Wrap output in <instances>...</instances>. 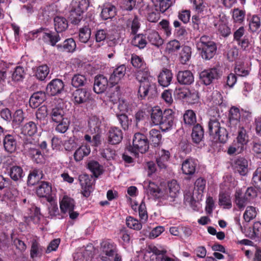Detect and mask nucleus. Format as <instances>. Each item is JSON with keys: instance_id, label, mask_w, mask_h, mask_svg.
<instances>
[{"instance_id": "nucleus-1", "label": "nucleus", "mask_w": 261, "mask_h": 261, "mask_svg": "<svg viewBox=\"0 0 261 261\" xmlns=\"http://www.w3.org/2000/svg\"><path fill=\"white\" fill-rule=\"evenodd\" d=\"M136 79L140 83L138 93L141 98H144L147 96L151 98L156 95V86L153 82L154 79L150 75L148 69L143 68L138 70Z\"/></svg>"}, {"instance_id": "nucleus-2", "label": "nucleus", "mask_w": 261, "mask_h": 261, "mask_svg": "<svg viewBox=\"0 0 261 261\" xmlns=\"http://www.w3.org/2000/svg\"><path fill=\"white\" fill-rule=\"evenodd\" d=\"M208 133L216 141L225 143L227 139L228 133L226 129L221 126L219 120L216 118H210L208 123Z\"/></svg>"}, {"instance_id": "nucleus-3", "label": "nucleus", "mask_w": 261, "mask_h": 261, "mask_svg": "<svg viewBox=\"0 0 261 261\" xmlns=\"http://www.w3.org/2000/svg\"><path fill=\"white\" fill-rule=\"evenodd\" d=\"M100 251L99 257L103 261H109L118 254L115 245L109 241H103L101 243Z\"/></svg>"}, {"instance_id": "nucleus-4", "label": "nucleus", "mask_w": 261, "mask_h": 261, "mask_svg": "<svg viewBox=\"0 0 261 261\" xmlns=\"http://www.w3.org/2000/svg\"><path fill=\"white\" fill-rule=\"evenodd\" d=\"M148 148V141L146 137L141 133L135 134L133 139L132 151L135 153L138 151L143 153Z\"/></svg>"}, {"instance_id": "nucleus-5", "label": "nucleus", "mask_w": 261, "mask_h": 261, "mask_svg": "<svg viewBox=\"0 0 261 261\" xmlns=\"http://www.w3.org/2000/svg\"><path fill=\"white\" fill-rule=\"evenodd\" d=\"M179 191V186L177 184V181L175 180H172L168 182L166 187L162 188V198L172 201L177 196Z\"/></svg>"}, {"instance_id": "nucleus-6", "label": "nucleus", "mask_w": 261, "mask_h": 261, "mask_svg": "<svg viewBox=\"0 0 261 261\" xmlns=\"http://www.w3.org/2000/svg\"><path fill=\"white\" fill-rule=\"evenodd\" d=\"M220 76L219 70L216 67L204 70L200 73V78L205 85H209Z\"/></svg>"}, {"instance_id": "nucleus-7", "label": "nucleus", "mask_w": 261, "mask_h": 261, "mask_svg": "<svg viewBox=\"0 0 261 261\" xmlns=\"http://www.w3.org/2000/svg\"><path fill=\"white\" fill-rule=\"evenodd\" d=\"M174 124L173 112L171 109L165 110L161 123L159 124L161 129L166 132L170 129Z\"/></svg>"}, {"instance_id": "nucleus-8", "label": "nucleus", "mask_w": 261, "mask_h": 261, "mask_svg": "<svg viewBox=\"0 0 261 261\" xmlns=\"http://www.w3.org/2000/svg\"><path fill=\"white\" fill-rule=\"evenodd\" d=\"M63 81L59 79L51 80L47 85L46 91L47 94L54 96L60 94L64 89Z\"/></svg>"}, {"instance_id": "nucleus-9", "label": "nucleus", "mask_w": 261, "mask_h": 261, "mask_svg": "<svg viewBox=\"0 0 261 261\" xmlns=\"http://www.w3.org/2000/svg\"><path fill=\"white\" fill-rule=\"evenodd\" d=\"M79 181L82 188V194L84 197H88L92 189V181L91 177L87 174H82L79 176Z\"/></svg>"}, {"instance_id": "nucleus-10", "label": "nucleus", "mask_w": 261, "mask_h": 261, "mask_svg": "<svg viewBox=\"0 0 261 261\" xmlns=\"http://www.w3.org/2000/svg\"><path fill=\"white\" fill-rule=\"evenodd\" d=\"M74 102L75 104H82L90 99V92L86 88H81L75 90L72 93Z\"/></svg>"}, {"instance_id": "nucleus-11", "label": "nucleus", "mask_w": 261, "mask_h": 261, "mask_svg": "<svg viewBox=\"0 0 261 261\" xmlns=\"http://www.w3.org/2000/svg\"><path fill=\"white\" fill-rule=\"evenodd\" d=\"M108 86V81L107 77L102 75H99L95 77L93 90L97 94L105 92Z\"/></svg>"}, {"instance_id": "nucleus-12", "label": "nucleus", "mask_w": 261, "mask_h": 261, "mask_svg": "<svg viewBox=\"0 0 261 261\" xmlns=\"http://www.w3.org/2000/svg\"><path fill=\"white\" fill-rule=\"evenodd\" d=\"M32 34L35 35L38 33H42V36L44 41L52 46H55L57 42L60 40V36L57 34H54L50 31L48 32H42L41 30H38L33 31Z\"/></svg>"}, {"instance_id": "nucleus-13", "label": "nucleus", "mask_w": 261, "mask_h": 261, "mask_svg": "<svg viewBox=\"0 0 261 261\" xmlns=\"http://www.w3.org/2000/svg\"><path fill=\"white\" fill-rule=\"evenodd\" d=\"M123 138L122 132L116 127H112L108 133V141L111 144L119 143Z\"/></svg>"}, {"instance_id": "nucleus-14", "label": "nucleus", "mask_w": 261, "mask_h": 261, "mask_svg": "<svg viewBox=\"0 0 261 261\" xmlns=\"http://www.w3.org/2000/svg\"><path fill=\"white\" fill-rule=\"evenodd\" d=\"M126 68L124 65H121L116 68L111 75L109 81L112 84H118L124 76Z\"/></svg>"}, {"instance_id": "nucleus-15", "label": "nucleus", "mask_w": 261, "mask_h": 261, "mask_svg": "<svg viewBox=\"0 0 261 261\" xmlns=\"http://www.w3.org/2000/svg\"><path fill=\"white\" fill-rule=\"evenodd\" d=\"M233 167L235 171L241 175L245 176L248 172V161L244 158H238L236 159Z\"/></svg>"}, {"instance_id": "nucleus-16", "label": "nucleus", "mask_w": 261, "mask_h": 261, "mask_svg": "<svg viewBox=\"0 0 261 261\" xmlns=\"http://www.w3.org/2000/svg\"><path fill=\"white\" fill-rule=\"evenodd\" d=\"M201 50V55L203 59L208 60L212 59L215 55L217 50V46L215 43H210L207 45L197 48Z\"/></svg>"}, {"instance_id": "nucleus-17", "label": "nucleus", "mask_w": 261, "mask_h": 261, "mask_svg": "<svg viewBox=\"0 0 261 261\" xmlns=\"http://www.w3.org/2000/svg\"><path fill=\"white\" fill-rule=\"evenodd\" d=\"M144 188L147 194L151 195L156 198H162V190L153 182L146 181L144 183Z\"/></svg>"}, {"instance_id": "nucleus-18", "label": "nucleus", "mask_w": 261, "mask_h": 261, "mask_svg": "<svg viewBox=\"0 0 261 261\" xmlns=\"http://www.w3.org/2000/svg\"><path fill=\"white\" fill-rule=\"evenodd\" d=\"M241 112L236 107H232L229 110L228 126L236 129L239 123Z\"/></svg>"}, {"instance_id": "nucleus-19", "label": "nucleus", "mask_w": 261, "mask_h": 261, "mask_svg": "<svg viewBox=\"0 0 261 261\" xmlns=\"http://www.w3.org/2000/svg\"><path fill=\"white\" fill-rule=\"evenodd\" d=\"M76 47V43L73 38L66 39L62 44L56 45L59 51L73 53L75 50Z\"/></svg>"}, {"instance_id": "nucleus-20", "label": "nucleus", "mask_w": 261, "mask_h": 261, "mask_svg": "<svg viewBox=\"0 0 261 261\" xmlns=\"http://www.w3.org/2000/svg\"><path fill=\"white\" fill-rule=\"evenodd\" d=\"M197 161L193 159H188L182 164L181 169L183 173L186 175H192L196 171Z\"/></svg>"}, {"instance_id": "nucleus-21", "label": "nucleus", "mask_w": 261, "mask_h": 261, "mask_svg": "<svg viewBox=\"0 0 261 261\" xmlns=\"http://www.w3.org/2000/svg\"><path fill=\"white\" fill-rule=\"evenodd\" d=\"M74 206V200L67 195L64 196L60 201V209L63 213L73 211Z\"/></svg>"}, {"instance_id": "nucleus-22", "label": "nucleus", "mask_w": 261, "mask_h": 261, "mask_svg": "<svg viewBox=\"0 0 261 261\" xmlns=\"http://www.w3.org/2000/svg\"><path fill=\"white\" fill-rule=\"evenodd\" d=\"M178 82L182 85H190L194 82V76L189 70L180 71L177 75Z\"/></svg>"}, {"instance_id": "nucleus-23", "label": "nucleus", "mask_w": 261, "mask_h": 261, "mask_svg": "<svg viewBox=\"0 0 261 261\" xmlns=\"http://www.w3.org/2000/svg\"><path fill=\"white\" fill-rule=\"evenodd\" d=\"M46 99L45 92L39 91L34 93L30 97L29 103L32 108L38 107Z\"/></svg>"}, {"instance_id": "nucleus-24", "label": "nucleus", "mask_w": 261, "mask_h": 261, "mask_svg": "<svg viewBox=\"0 0 261 261\" xmlns=\"http://www.w3.org/2000/svg\"><path fill=\"white\" fill-rule=\"evenodd\" d=\"M25 150L28 151L29 155L37 163H41L43 159V155L41 151L36 148L34 145L29 144L24 146Z\"/></svg>"}, {"instance_id": "nucleus-25", "label": "nucleus", "mask_w": 261, "mask_h": 261, "mask_svg": "<svg viewBox=\"0 0 261 261\" xmlns=\"http://www.w3.org/2000/svg\"><path fill=\"white\" fill-rule=\"evenodd\" d=\"M206 180L202 178H198L195 182L194 191L197 194L194 196L195 199H201L204 190L205 189Z\"/></svg>"}, {"instance_id": "nucleus-26", "label": "nucleus", "mask_w": 261, "mask_h": 261, "mask_svg": "<svg viewBox=\"0 0 261 261\" xmlns=\"http://www.w3.org/2000/svg\"><path fill=\"white\" fill-rule=\"evenodd\" d=\"M116 8L113 5L107 3L105 4L101 12V17L104 20L112 18L116 14Z\"/></svg>"}, {"instance_id": "nucleus-27", "label": "nucleus", "mask_w": 261, "mask_h": 261, "mask_svg": "<svg viewBox=\"0 0 261 261\" xmlns=\"http://www.w3.org/2000/svg\"><path fill=\"white\" fill-rule=\"evenodd\" d=\"M172 79V73L169 70L165 69L158 76L159 83L163 87H167Z\"/></svg>"}, {"instance_id": "nucleus-28", "label": "nucleus", "mask_w": 261, "mask_h": 261, "mask_svg": "<svg viewBox=\"0 0 261 261\" xmlns=\"http://www.w3.org/2000/svg\"><path fill=\"white\" fill-rule=\"evenodd\" d=\"M50 115L53 121L56 123H58L64 120L65 118H67L63 109L60 107L53 108Z\"/></svg>"}, {"instance_id": "nucleus-29", "label": "nucleus", "mask_w": 261, "mask_h": 261, "mask_svg": "<svg viewBox=\"0 0 261 261\" xmlns=\"http://www.w3.org/2000/svg\"><path fill=\"white\" fill-rule=\"evenodd\" d=\"M163 115L164 112L163 113L162 110L159 107H155L152 108L150 114L151 123L154 125H159L161 122Z\"/></svg>"}, {"instance_id": "nucleus-30", "label": "nucleus", "mask_w": 261, "mask_h": 261, "mask_svg": "<svg viewBox=\"0 0 261 261\" xmlns=\"http://www.w3.org/2000/svg\"><path fill=\"white\" fill-rule=\"evenodd\" d=\"M147 39L151 44L158 47L164 43L163 39L161 37L158 32L155 31H151L148 33Z\"/></svg>"}, {"instance_id": "nucleus-31", "label": "nucleus", "mask_w": 261, "mask_h": 261, "mask_svg": "<svg viewBox=\"0 0 261 261\" xmlns=\"http://www.w3.org/2000/svg\"><path fill=\"white\" fill-rule=\"evenodd\" d=\"M51 192V186L49 182L45 181H42L36 189V193L40 197L48 196Z\"/></svg>"}, {"instance_id": "nucleus-32", "label": "nucleus", "mask_w": 261, "mask_h": 261, "mask_svg": "<svg viewBox=\"0 0 261 261\" xmlns=\"http://www.w3.org/2000/svg\"><path fill=\"white\" fill-rule=\"evenodd\" d=\"M4 147L9 152H13L16 148V142L14 137L10 135H6L3 140Z\"/></svg>"}, {"instance_id": "nucleus-33", "label": "nucleus", "mask_w": 261, "mask_h": 261, "mask_svg": "<svg viewBox=\"0 0 261 261\" xmlns=\"http://www.w3.org/2000/svg\"><path fill=\"white\" fill-rule=\"evenodd\" d=\"M159 155L156 159L157 165L160 169H165L170 157L169 152L163 149L159 153Z\"/></svg>"}, {"instance_id": "nucleus-34", "label": "nucleus", "mask_w": 261, "mask_h": 261, "mask_svg": "<svg viewBox=\"0 0 261 261\" xmlns=\"http://www.w3.org/2000/svg\"><path fill=\"white\" fill-rule=\"evenodd\" d=\"M204 136L203 129L201 125L197 124L194 126L191 134L193 141L196 143H199L202 140Z\"/></svg>"}, {"instance_id": "nucleus-35", "label": "nucleus", "mask_w": 261, "mask_h": 261, "mask_svg": "<svg viewBox=\"0 0 261 261\" xmlns=\"http://www.w3.org/2000/svg\"><path fill=\"white\" fill-rule=\"evenodd\" d=\"M67 20L60 16H56L54 18V27L57 33H61L65 31L68 28Z\"/></svg>"}, {"instance_id": "nucleus-36", "label": "nucleus", "mask_w": 261, "mask_h": 261, "mask_svg": "<svg viewBox=\"0 0 261 261\" xmlns=\"http://www.w3.org/2000/svg\"><path fill=\"white\" fill-rule=\"evenodd\" d=\"M91 149L89 146L82 145L76 150L74 153V158L76 162L81 161L85 156L89 154Z\"/></svg>"}, {"instance_id": "nucleus-37", "label": "nucleus", "mask_w": 261, "mask_h": 261, "mask_svg": "<svg viewBox=\"0 0 261 261\" xmlns=\"http://www.w3.org/2000/svg\"><path fill=\"white\" fill-rule=\"evenodd\" d=\"M146 115L145 112L141 110L138 111L135 114V123L137 127L143 131H145L144 126L145 124Z\"/></svg>"}, {"instance_id": "nucleus-38", "label": "nucleus", "mask_w": 261, "mask_h": 261, "mask_svg": "<svg viewBox=\"0 0 261 261\" xmlns=\"http://www.w3.org/2000/svg\"><path fill=\"white\" fill-rule=\"evenodd\" d=\"M252 38L249 36H245L241 40L237 42L241 48L246 51H250L253 47Z\"/></svg>"}, {"instance_id": "nucleus-39", "label": "nucleus", "mask_w": 261, "mask_h": 261, "mask_svg": "<svg viewBox=\"0 0 261 261\" xmlns=\"http://www.w3.org/2000/svg\"><path fill=\"white\" fill-rule=\"evenodd\" d=\"M49 72L48 67L46 65H43L38 67L35 71L36 77L40 80L43 81L46 77Z\"/></svg>"}, {"instance_id": "nucleus-40", "label": "nucleus", "mask_w": 261, "mask_h": 261, "mask_svg": "<svg viewBox=\"0 0 261 261\" xmlns=\"http://www.w3.org/2000/svg\"><path fill=\"white\" fill-rule=\"evenodd\" d=\"M43 251L42 247L35 240L32 242L31 248L30 250V256L32 259L40 256Z\"/></svg>"}, {"instance_id": "nucleus-41", "label": "nucleus", "mask_w": 261, "mask_h": 261, "mask_svg": "<svg viewBox=\"0 0 261 261\" xmlns=\"http://www.w3.org/2000/svg\"><path fill=\"white\" fill-rule=\"evenodd\" d=\"M244 148V145L237 141H234L228 147L227 152L230 155H237L242 153Z\"/></svg>"}, {"instance_id": "nucleus-42", "label": "nucleus", "mask_w": 261, "mask_h": 261, "mask_svg": "<svg viewBox=\"0 0 261 261\" xmlns=\"http://www.w3.org/2000/svg\"><path fill=\"white\" fill-rule=\"evenodd\" d=\"M9 175L13 180L15 181L19 180L23 176V170L19 166H13L10 169Z\"/></svg>"}, {"instance_id": "nucleus-43", "label": "nucleus", "mask_w": 261, "mask_h": 261, "mask_svg": "<svg viewBox=\"0 0 261 261\" xmlns=\"http://www.w3.org/2000/svg\"><path fill=\"white\" fill-rule=\"evenodd\" d=\"M257 215V210L255 207L248 206L243 214V218L246 222H249L254 219Z\"/></svg>"}, {"instance_id": "nucleus-44", "label": "nucleus", "mask_w": 261, "mask_h": 261, "mask_svg": "<svg viewBox=\"0 0 261 261\" xmlns=\"http://www.w3.org/2000/svg\"><path fill=\"white\" fill-rule=\"evenodd\" d=\"M25 72L23 67L21 66H17L14 70L12 72L11 77L14 81L19 82L22 81L25 75Z\"/></svg>"}, {"instance_id": "nucleus-45", "label": "nucleus", "mask_w": 261, "mask_h": 261, "mask_svg": "<svg viewBox=\"0 0 261 261\" xmlns=\"http://www.w3.org/2000/svg\"><path fill=\"white\" fill-rule=\"evenodd\" d=\"M248 201H249V200L246 198L245 195L242 196V193L240 190L236 191L235 193L234 202L240 209L244 208L247 204Z\"/></svg>"}, {"instance_id": "nucleus-46", "label": "nucleus", "mask_w": 261, "mask_h": 261, "mask_svg": "<svg viewBox=\"0 0 261 261\" xmlns=\"http://www.w3.org/2000/svg\"><path fill=\"white\" fill-rule=\"evenodd\" d=\"M89 127L91 132L98 133L101 125L100 119L96 116H92L88 122Z\"/></svg>"}, {"instance_id": "nucleus-47", "label": "nucleus", "mask_w": 261, "mask_h": 261, "mask_svg": "<svg viewBox=\"0 0 261 261\" xmlns=\"http://www.w3.org/2000/svg\"><path fill=\"white\" fill-rule=\"evenodd\" d=\"M36 132V125L32 121L26 123L22 128V133L24 135L31 136L34 135Z\"/></svg>"}, {"instance_id": "nucleus-48", "label": "nucleus", "mask_w": 261, "mask_h": 261, "mask_svg": "<svg viewBox=\"0 0 261 261\" xmlns=\"http://www.w3.org/2000/svg\"><path fill=\"white\" fill-rule=\"evenodd\" d=\"M191 57V48L188 46H184L180 53V61L182 64H186Z\"/></svg>"}, {"instance_id": "nucleus-49", "label": "nucleus", "mask_w": 261, "mask_h": 261, "mask_svg": "<svg viewBox=\"0 0 261 261\" xmlns=\"http://www.w3.org/2000/svg\"><path fill=\"white\" fill-rule=\"evenodd\" d=\"M88 167L96 177H97L102 172V167L96 161L90 162L88 164Z\"/></svg>"}, {"instance_id": "nucleus-50", "label": "nucleus", "mask_w": 261, "mask_h": 261, "mask_svg": "<svg viewBox=\"0 0 261 261\" xmlns=\"http://www.w3.org/2000/svg\"><path fill=\"white\" fill-rule=\"evenodd\" d=\"M91 34V31L90 28L88 27L81 28L79 31V40L82 43H87L90 38Z\"/></svg>"}, {"instance_id": "nucleus-51", "label": "nucleus", "mask_w": 261, "mask_h": 261, "mask_svg": "<svg viewBox=\"0 0 261 261\" xmlns=\"http://www.w3.org/2000/svg\"><path fill=\"white\" fill-rule=\"evenodd\" d=\"M86 77L82 74H75L72 78L71 85L75 88L84 86L86 83Z\"/></svg>"}, {"instance_id": "nucleus-52", "label": "nucleus", "mask_w": 261, "mask_h": 261, "mask_svg": "<svg viewBox=\"0 0 261 261\" xmlns=\"http://www.w3.org/2000/svg\"><path fill=\"white\" fill-rule=\"evenodd\" d=\"M219 203L224 208H230L231 207V201L228 194L220 193L219 194Z\"/></svg>"}, {"instance_id": "nucleus-53", "label": "nucleus", "mask_w": 261, "mask_h": 261, "mask_svg": "<svg viewBox=\"0 0 261 261\" xmlns=\"http://www.w3.org/2000/svg\"><path fill=\"white\" fill-rule=\"evenodd\" d=\"M149 139L154 146L158 145L161 142L162 135L159 130L152 129L149 132Z\"/></svg>"}, {"instance_id": "nucleus-54", "label": "nucleus", "mask_w": 261, "mask_h": 261, "mask_svg": "<svg viewBox=\"0 0 261 261\" xmlns=\"http://www.w3.org/2000/svg\"><path fill=\"white\" fill-rule=\"evenodd\" d=\"M127 27L130 28L132 34H136L140 27L139 18L135 16L133 19H129L127 23Z\"/></svg>"}, {"instance_id": "nucleus-55", "label": "nucleus", "mask_w": 261, "mask_h": 261, "mask_svg": "<svg viewBox=\"0 0 261 261\" xmlns=\"http://www.w3.org/2000/svg\"><path fill=\"white\" fill-rule=\"evenodd\" d=\"M184 120L186 124L194 125L196 122V118L193 111L187 110L184 115Z\"/></svg>"}, {"instance_id": "nucleus-56", "label": "nucleus", "mask_w": 261, "mask_h": 261, "mask_svg": "<svg viewBox=\"0 0 261 261\" xmlns=\"http://www.w3.org/2000/svg\"><path fill=\"white\" fill-rule=\"evenodd\" d=\"M132 43L139 48H143L146 46L147 42L145 37L142 34H139L134 37Z\"/></svg>"}, {"instance_id": "nucleus-57", "label": "nucleus", "mask_w": 261, "mask_h": 261, "mask_svg": "<svg viewBox=\"0 0 261 261\" xmlns=\"http://www.w3.org/2000/svg\"><path fill=\"white\" fill-rule=\"evenodd\" d=\"M214 25L218 29L219 33L223 36H227L230 33V30L226 24L219 21L218 23L214 22Z\"/></svg>"}, {"instance_id": "nucleus-58", "label": "nucleus", "mask_w": 261, "mask_h": 261, "mask_svg": "<svg viewBox=\"0 0 261 261\" xmlns=\"http://www.w3.org/2000/svg\"><path fill=\"white\" fill-rule=\"evenodd\" d=\"M252 184L261 192V168H257L253 173Z\"/></svg>"}, {"instance_id": "nucleus-59", "label": "nucleus", "mask_w": 261, "mask_h": 261, "mask_svg": "<svg viewBox=\"0 0 261 261\" xmlns=\"http://www.w3.org/2000/svg\"><path fill=\"white\" fill-rule=\"evenodd\" d=\"M248 141V136L247 134L246 130L243 127H241L238 132L237 142L244 146L247 143Z\"/></svg>"}, {"instance_id": "nucleus-60", "label": "nucleus", "mask_w": 261, "mask_h": 261, "mask_svg": "<svg viewBox=\"0 0 261 261\" xmlns=\"http://www.w3.org/2000/svg\"><path fill=\"white\" fill-rule=\"evenodd\" d=\"M126 223L127 226L130 228L137 230H140L142 227V224L138 220L131 217L126 219Z\"/></svg>"}, {"instance_id": "nucleus-61", "label": "nucleus", "mask_w": 261, "mask_h": 261, "mask_svg": "<svg viewBox=\"0 0 261 261\" xmlns=\"http://www.w3.org/2000/svg\"><path fill=\"white\" fill-rule=\"evenodd\" d=\"M69 122L68 118H65L64 120L58 123V124L56 126V130L60 133H65L68 129Z\"/></svg>"}, {"instance_id": "nucleus-62", "label": "nucleus", "mask_w": 261, "mask_h": 261, "mask_svg": "<svg viewBox=\"0 0 261 261\" xmlns=\"http://www.w3.org/2000/svg\"><path fill=\"white\" fill-rule=\"evenodd\" d=\"M193 28L194 30L199 32L203 31V23H202V19L197 16H193L192 17Z\"/></svg>"}, {"instance_id": "nucleus-63", "label": "nucleus", "mask_w": 261, "mask_h": 261, "mask_svg": "<svg viewBox=\"0 0 261 261\" xmlns=\"http://www.w3.org/2000/svg\"><path fill=\"white\" fill-rule=\"evenodd\" d=\"M36 116L37 120L40 122L45 120L47 116V108L44 106L40 107L36 113Z\"/></svg>"}, {"instance_id": "nucleus-64", "label": "nucleus", "mask_w": 261, "mask_h": 261, "mask_svg": "<svg viewBox=\"0 0 261 261\" xmlns=\"http://www.w3.org/2000/svg\"><path fill=\"white\" fill-rule=\"evenodd\" d=\"M260 26V18L256 15H254L249 23V28L252 32H256Z\"/></svg>"}]
</instances>
